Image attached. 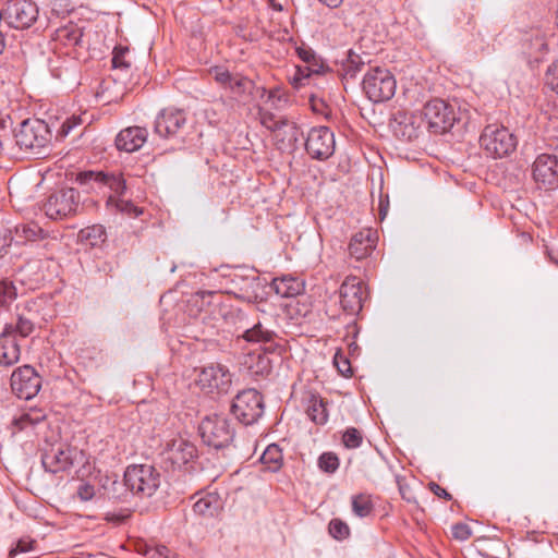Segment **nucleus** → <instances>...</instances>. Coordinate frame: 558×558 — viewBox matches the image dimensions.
Instances as JSON below:
<instances>
[{"mask_svg": "<svg viewBox=\"0 0 558 558\" xmlns=\"http://www.w3.org/2000/svg\"><path fill=\"white\" fill-rule=\"evenodd\" d=\"M351 506L353 513L359 518L369 517L374 512L372 497L367 494L352 496Z\"/></svg>", "mask_w": 558, "mask_h": 558, "instance_id": "32", "label": "nucleus"}, {"mask_svg": "<svg viewBox=\"0 0 558 558\" xmlns=\"http://www.w3.org/2000/svg\"><path fill=\"white\" fill-rule=\"evenodd\" d=\"M148 132L145 128L129 126L121 130L116 137L119 150L133 153L138 150L147 141Z\"/></svg>", "mask_w": 558, "mask_h": 558, "instance_id": "20", "label": "nucleus"}, {"mask_svg": "<svg viewBox=\"0 0 558 558\" xmlns=\"http://www.w3.org/2000/svg\"><path fill=\"white\" fill-rule=\"evenodd\" d=\"M82 37V28L74 23H69L54 31L51 44L57 59L50 60L49 66L56 78H66L70 74L77 72V61L83 48Z\"/></svg>", "mask_w": 558, "mask_h": 558, "instance_id": "1", "label": "nucleus"}, {"mask_svg": "<svg viewBox=\"0 0 558 558\" xmlns=\"http://www.w3.org/2000/svg\"><path fill=\"white\" fill-rule=\"evenodd\" d=\"M421 129V125L417 124V126L402 124V126H399L396 129V133L403 137L407 141H412L413 138H416L418 136V131Z\"/></svg>", "mask_w": 558, "mask_h": 558, "instance_id": "50", "label": "nucleus"}, {"mask_svg": "<svg viewBox=\"0 0 558 558\" xmlns=\"http://www.w3.org/2000/svg\"><path fill=\"white\" fill-rule=\"evenodd\" d=\"M44 236V230L36 222H27L14 227L13 239L16 243H24L26 241H36Z\"/></svg>", "mask_w": 558, "mask_h": 558, "instance_id": "30", "label": "nucleus"}, {"mask_svg": "<svg viewBox=\"0 0 558 558\" xmlns=\"http://www.w3.org/2000/svg\"><path fill=\"white\" fill-rule=\"evenodd\" d=\"M73 454L74 450L69 447H51L41 456V463L50 473L64 472L73 465Z\"/></svg>", "mask_w": 558, "mask_h": 558, "instance_id": "19", "label": "nucleus"}, {"mask_svg": "<svg viewBox=\"0 0 558 558\" xmlns=\"http://www.w3.org/2000/svg\"><path fill=\"white\" fill-rule=\"evenodd\" d=\"M46 418V412L39 408H29L23 410L19 416L14 417L13 425L17 430L34 427Z\"/></svg>", "mask_w": 558, "mask_h": 558, "instance_id": "28", "label": "nucleus"}, {"mask_svg": "<svg viewBox=\"0 0 558 558\" xmlns=\"http://www.w3.org/2000/svg\"><path fill=\"white\" fill-rule=\"evenodd\" d=\"M303 402L305 404V412L312 422L317 425L327 423V402L318 393L312 391L306 392Z\"/></svg>", "mask_w": 558, "mask_h": 558, "instance_id": "24", "label": "nucleus"}, {"mask_svg": "<svg viewBox=\"0 0 558 558\" xmlns=\"http://www.w3.org/2000/svg\"><path fill=\"white\" fill-rule=\"evenodd\" d=\"M363 435L355 427H349L344 430L342 435V442L348 449H355L362 445Z\"/></svg>", "mask_w": 558, "mask_h": 558, "instance_id": "39", "label": "nucleus"}, {"mask_svg": "<svg viewBox=\"0 0 558 558\" xmlns=\"http://www.w3.org/2000/svg\"><path fill=\"white\" fill-rule=\"evenodd\" d=\"M235 417L245 425L255 423L264 412L263 399L255 389L239 392L231 405Z\"/></svg>", "mask_w": 558, "mask_h": 558, "instance_id": "10", "label": "nucleus"}, {"mask_svg": "<svg viewBox=\"0 0 558 558\" xmlns=\"http://www.w3.org/2000/svg\"><path fill=\"white\" fill-rule=\"evenodd\" d=\"M80 235L86 240L92 246H96L106 240L105 228L100 225H94L81 230Z\"/></svg>", "mask_w": 558, "mask_h": 558, "instance_id": "36", "label": "nucleus"}, {"mask_svg": "<svg viewBox=\"0 0 558 558\" xmlns=\"http://www.w3.org/2000/svg\"><path fill=\"white\" fill-rule=\"evenodd\" d=\"M533 179L541 187L554 190L558 186V160L548 154L539 155L532 168Z\"/></svg>", "mask_w": 558, "mask_h": 558, "instance_id": "18", "label": "nucleus"}, {"mask_svg": "<svg viewBox=\"0 0 558 558\" xmlns=\"http://www.w3.org/2000/svg\"><path fill=\"white\" fill-rule=\"evenodd\" d=\"M336 141L331 130L327 126L311 129L305 142L307 154L317 160H326L335 153Z\"/></svg>", "mask_w": 558, "mask_h": 558, "instance_id": "12", "label": "nucleus"}, {"mask_svg": "<svg viewBox=\"0 0 558 558\" xmlns=\"http://www.w3.org/2000/svg\"><path fill=\"white\" fill-rule=\"evenodd\" d=\"M3 11V20L16 29L31 27L38 19L39 10L31 0H10Z\"/></svg>", "mask_w": 558, "mask_h": 558, "instance_id": "11", "label": "nucleus"}, {"mask_svg": "<svg viewBox=\"0 0 558 558\" xmlns=\"http://www.w3.org/2000/svg\"><path fill=\"white\" fill-rule=\"evenodd\" d=\"M545 83L551 90L558 93V60L548 66L545 74Z\"/></svg>", "mask_w": 558, "mask_h": 558, "instance_id": "45", "label": "nucleus"}, {"mask_svg": "<svg viewBox=\"0 0 558 558\" xmlns=\"http://www.w3.org/2000/svg\"><path fill=\"white\" fill-rule=\"evenodd\" d=\"M220 508V501L217 495L207 494L199 498L193 506L195 513L213 517Z\"/></svg>", "mask_w": 558, "mask_h": 558, "instance_id": "33", "label": "nucleus"}, {"mask_svg": "<svg viewBox=\"0 0 558 558\" xmlns=\"http://www.w3.org/2000/svg\"><path fill=\"white\" fill-rule=\"evenodd\" d=\"M280 149L291 148L299 141L301 135L299 126L287 117L272 133Z\"/></svg>", "mask_w": 558, "mask_h": 558, "instance_id": "25", "label": "nucleus"}, {"mask_svg": "<svg viewBox=\"0 0 558 558\" xmlns=\"http://www.w3.org/2000/svg\"><path fill=\"white\" fill-rule=\"evenodd\" d=\"M451 533L453 538L458 541H466L471 537L472 531L468 524L457 523L452 526Z\"/></svg>", "mask_w": 558, "mask_h": 558, "instance_id": "51", "label": "nucleus"}, {"mask_svg": "<svg viewBox=\"0 0 558 558\" xmlns=\"http://www.w3.org/2000/svg\"><path fill=\"white\" fill-rule=\"evenodd\" d=\"M41 387L40 376L31 365L16 368L11 375L12 391L20 398L28 400L35 397Z\"/></svg>", "mask_w": 558, "mask_h": 558, "instance_id": "14", "label": "nucleus"}, {"mask_svg": "<svg viewBox=\"0 0 558 558\" xmlns=\"http://www.w3.org/2000/svg\"><path fill=\"white\" fill-rule=\"evenodd\" d=\"M12 133V121L9 116H0V155L3 153L10 154L11 151V138Z\"/></svg>", "mask_w": 558, "mask_h": 558, "instance_id": "35", "label": "nucleus"}, {"mask_svg": "<svg viewBox=\"0 0 558 558\" xmlns=\"http://www.w3.org/2000/svg\"><path fill=\"white\" fill-rule=\"evenodd\" d=\"M16 298V289L12 282L0 281V306H5Z\"/></svg>", "mask_w": 558, "mask_h": 558, "instance_id": "43", "label": "nucleus"}, {"mask_svg": "<svg viewBox=\"0 0 558 558\" xmlns=\"http://www.w3.org/2000/svg\"><path fill=\"white\" fill-rule=\"evenodd\" d=\"M186 124V114L181 109L166 108L155 119L154 131L162 138L179 137Z\"/></svg>", "mask_w": 558, "mask_h": 558, "instance_id": "15", "label": "nucleus"}, {"mask_svg": "<svg viewBox=\"0 0 558 558\" xmlns=\"http://www.w3.org/2000/svg\"><path fill=\"white\" fill-rule=\"evenodd\" d=\"M203 441L215 449H221L231 444L234 429L225 416L214 415L205 417L199 425Z\"/></svg>", "mask_w": 558, "mask_h": 558, "instance_id": "7", "label": "nucleus"}, {"mask_svg": "<svg viewBox=\"0 0 558 558\" xmlns=\"http://www.w3.org/2000/svg\"><path fill=\"white\" fill-rule=\"evenodd\" d=\"M11 327H5L0 335V365L9 367L17 363L21 355L20 344Z\"/></svg>", "mask_w": 558, "mask_h": 558, "instance_id": "22", "label": "nucleus"}, {"mask_svg": "<svg viewBox=\"0 0 558 558\" xmlns=\"http://www.w3.org/2000/svg\"><path fill=\"white\" fill-rule=\"evenodd\" d=\"M333 364L342 376L350 377L352 375L350 361L343 354L336 353Z\"/></svg>", "mask_w": 558, "mask_h": 558, "instance_id": "47", "label": "nucleus"}, {"mask_svg": "<svg viewBox=\"0 0 558 558\" xmlns=\"http://www.w3.org/2000/svg\"><path fill=\"white\" fill-rule=\"evenodd\" d=\"M129 49L126 47H116L112 52V66L114 69H129L131 63L126 60V53Z\"/></svg>", "mask_w": 558, "mask_h": 558, "instance_id": "44", "label": "nucleus"}, {"mask_svg": "<svg viewBox=\"0 0 558 558\" xmlns=\"http://www.w3.org/2000/svg\"><path fill=\"white\" fill-rule=\"evenodd\" d=\"M311 105H312V109L317 112V113H322V114H325V102L323 100H317L315 98H311Z\"/></svg>", "mask_w": 558, "mask_h": 558, "instance_id": "57", "label": "nucleus"}, {"mask_svg": "<svg viewBox=\"0 0 558 558\" xmlns=\"http://www.w3.org/2000/svg\"><path fill=\"white\" fill-rule=\"evenodd\" d=\"M243 338L248 342H274L277 338L275 330L270 329L266 324L258 322L252 328L244 331Z\"/></svg>", "mask_w": 558, "mask_h": 558, "instance_id": "29", "label": "nucleus"}, {"mask_svg": "<svg viewBox=\"0 0 558 558\" xmlns=\"http://www.w3.org/2000/svg\"><path fill=\"white\" fill-rule=\"evenodd\" d=\"M112 201H113V197H112V196H110V197L108 198V203H111Z\"/></svg>", "mask_w": 558, "mask_h": 558, "instance_id": "62", "label": "nucleus"}, {"mask_svg": "<svg viewBox=\"0 0 558 558\" xmlns=\"http://www.w3.org/2000/svg\"><path fill=\"white\" fill-rule=\"evenodd\" d=\"M80 178L84 182L93 181L108 186L118 196L124 195L126 191V182L122 173L86 171L81 173Z\"/></svg>", "mask_w": 558, "mask_h": 558, "instance_id": "21", "label": "nucleus"}, {"mask_svg": "<svg viewBox=\"0 0 558 558\" xmlns=\"http://www.w3.org/2000/svg\"><path fill=\"white\" fill-rule=\"evenodd\" d=\"M123 482L133 495L150 497L160 485V473L153 465L134 464L126 468Z\"/></svg>", "mask_w": 558, "mask_h": 558, "instance_id": "3", "label": "nucleus"}, {"mask_svg": "<svg viewBox=\"0 0 558 558\" xmlns=\"http://www.w3.org/2000/svg\"><path fill=\"white\" fill-rule=\"evenodd\" d=\"M246 295L245 298L250 302H255L259 298L258 291L263 289L264 284L262 283L258 276L253 275L251 278H246Z\"/></svg>", "mask_w": 558, "mask_h": 558, "instance_id": "42", "label": "nucleus"}, {"mask_svg": "<svg viewBox=\"0 0 558 558\" xmlns=\"http://www.w3.org/2000/svg\"><path fill=\"white\" fill-rule=\"evenodd\" d=\"M318 466L326 473H333L339 468V459L332 452H324L318 458Z\"/></svg>", "mask_w": 558, "mask_h": 558, "instance_id": "41", "label": "nucleus"}, {"mask_svg": "<svg viewBox=\"0 0 558 558\" xmlns=\"http://www.w3.org/2000/svg\"><path fill=\"white\" fill-rule=\"evenodd\" d=\"M296 53L305 65H311V68H308L310 71H325L326 66L323 60L317 57L311 47L305 45L296 47Z\"/></svg>", "mask_w": 558, "mask_h": 558, "instance_id": "34", "label": "nucleus"}, {"mask_svg": "<svg viewBox=\"0 0 558 558\" xmlns=\"http://www.w3.org/2000/svg\"><path fill=\"white\" fill-rule=\"evenodd\" d=\"M363 90L373 102L389 100L396 93V80L391 72L381 66H375L364 76Z\"/></svg>", "mask_w": 558, "mask_h": 558, "instance_id": "4", "label": "nucleus"}, {"mask_svg": "<svg viewBox=\"0 0 558 558\" xmlns=\"http://www.w3.org/2000/svg\"><path fill=\"white\" fill-rule=\"evenodd\" d=\"M426 128L436 134L449 131L454 123L452 108L442 99H433L425 104L422 110Z\"/></svg>", "mask_w": 558, "mask_h": 558, "instance_id": "9", "label": "nucleus"}, {"mask_svg": "<svg viewBox=\"0 0 558 558\" xmlns=\"http://www.w3.org/2000/svg\"><path fill=\"white\" fill-rule=\"evenodd\" d=\"M342 311L349 316L357 315L363 308V282L355 276H348L339 289Z\"/></svg>", "mask_w": 558, "mask_h": 558, "instance_id": "16", "label": "nucleus"}, {"mask_svg": "<svg viewBox=\"0 0 558 558\" xmlns=\"http://www.w3.org/2000/svg\"><path fill=\"white\" fill-rule=\"evenodd\" d=\"M319 1L329 8H338L343 2V0H319Z\"/></svg>", "mask_w": 558, "mask_h": 558, "instance_id": "58", "label": "nucleus"}, {"mask_svg": "<svg viewBox=\"0 0 558 558\" xmlns=\"http://www.w3.org/2000/svg\"><path fill=\"white\" fill-rule=\"evenodd\" d=\"M483 149L494 158L509 156L517 148L515 136L505 126L487 125L480 138Z\"/></svg>", "mask_w": 558, "mask_h": 558, "instance_id": "5", "label": "nucleus"}, {"mask_svg": "<svg viewBox=\"0 0 558 558\" xmlns=\"http://www.w3.org/2000/svg\"><path fill=\"white\" fill-rule=\"evenodd\" d=\"M260 459L264 464H269V468L277 470L282 462V452L277 445H270L264 451Z\"/></svg>", "mask_w": 558, "mask_h": 558, "instance_id": "37", "label": "nucleus"}, {"mask_svg": "<svg viewBox=\"0 0 558 558\" xmlns=\"http://www.w3.org/2000/svg\"><path fill=\"white\" fill-rule=\"evenodd\" d=\"M169 548L159 545V546H144L142 554L146 558H168L169 557Z\"/></svg>", "mask_w": 558, "mask_h": 558, "instance_id": "46", "label": "nucleus"}, {"mask_svg": "<svg viewBox=\"0 0 558 558\" xmlns=\"http://www.w3.org/2000/svg\"><path fill=\"white\" fill-rule=\"evenodd\" d=\"M429 489L430 492L436 495L439 498H442L445 500H451L452 496L450 493H448L444 487L438 485L437 483H429Z\"/></svg>", "mask_w": 558, "mask_h": 558, "instance_id": "55", "label": "nucleus"}, {"mask_svg": "<svg viewBox=\"0 0 558 558\" xmlns=\"http://www.w3.org/2000/svg\"><path fill=\"white\" fill-rule=\"evenodd\" d=\"M329 534L338 539L342 541L350 535V529L348 524L340 519H332L328 525Z\"/></svg>", "mask_w": 558, "mask_h": 558, "instance_id": "40", "label": "nucleus"}, {"mask_svg": "<svg viewBox=\"0 0 558 558\" xmlns=\"http://www.w3.org/2000/svg\"><path fill=\"white\" fill-rule=\"evenodd\" d=\"M80 123L81 119L77 117L73 116L72 118L66 119L60 128L61 135L66 136Z\"/></svg>", "mask_w": 558, "mask_h": 558, "instance_id": "54", "label": "nucleus"}, {"mask_svg": "<svg viewBox=\"0 0 558 558\" xmlns=\"http://www.w3.org/2000/svg\"><path fill=\"white\" fill-rule=\"evenodd\" d=\"M365 61L362 57L352 50L348 52L345 61L342 63L340 74L344 80H353L362 71Z\"/></svg>", "mask_w": 558, "mask_h": 558, "instance_id": "31", "label": "nucleus"}, {"mask_svg": "<svg viewBox=\"0 0 558 558\" xmlns=\"http://www.w3.org/2000/svg\"><path fill=\"white\" fill-rule=\"evenodd\" d=\"M231 377L226 366L210 364L199 371L196 383L206 392L227 393L231 386Z\"/></svg>", "mask_w": 558, "mask_h": 558, "instance_id": "13", "label": "nucleus"}, {"mask_svg": "<svg viewBox=\"0 0 558 558\" xmlns=\"http://www.w3.org/2000/svg\"><path fill=\"white\" fill-rule=\"evenodd\" d=\"M117 207L121 210V211H125L128 214H134L135 216H138L142 214V210L138 209L136 206H134L132 203L130 202H124V201H118L117 202Z\"/></svg>", "mask_w": 558, "mask_h": 558, "instance_id": "56", "label": "nucleus"}, {"mask_svg": "<svg viewBox=\"0 0 558 558\" xmlns=\"http://www.w3.org/2000/svg\"><path fill=\"white\" fill-rule=\"evenodd\" d=\"M271 288L281 298H293L303 292L304 283L299 278L283 276L275 278L271 282Z\"/></svg>", "mask_w": 558, "mask_h": 558, "instance_id": "26", "label": "nucleus"}, {"mask_svg": "<svg viewBox=\"0 0 558 558\" xmlns=\"http://www.w3.org/2000/svg\"><path fill=\"white\" fill-rule=\"evenodd\" d=\"M275 97H276V93H275V92H270V93H269V96H268V99H269V100H274V99H275Z\"/></svg>", "mask_w": 558, "mask_h": 558, "instance_id": "61", "label": "nucleus"}, {"mask_svg": "<svg viewBox=\"0 0 558 558\" xmlns=\"http://www.w3.org/2000/svg\"><path fill=\"white\" fill-rule=\"evenodd\" d=\"M4 46H5L4 36H3L2 32L0 31V53L3 51Z\"/></svg>", "mask_w": 558, "mask_h": 558, "instance_id": "60", "label": "nucleus"}, {"mask_svg": "<svg viewBox=\"0 0 558 558\" xmlns=\"http://www.w3.org/2000/svg\"><path fill=\"white\" fill-rule=\"evenodd\" d=\"M77 497L82 500V501H89L93 499V497L95 496L96 494V489L93 485H90L89 483H82L80 484V486L77 487Z\"/></svg>", "mask_w": 558, "mask_h": 558, "instance_id": "52", "label": "nucleus"}, {"mask_svg": "<svg viewBox=\"0 0 558 558\" xmlns=\"http://www.w3.org/2000/svg\"><path fill=\"white\" fill-rule=\"evenodd\" d=\"M398 122V126H402V124L409 123V125L417 126L420 124L422 126V123H425V120L422 116V112L420 114L416 113H404L400 114L398 119H396Z\"/></svg>", "mask_w": 558, "mask_h": 558, "instance_id": "49", "label": "nucleus"}, {"mask_svg": "<svg viewBox=\"0 0 558 558\" xmlns=\"http://www.w3.org/2000/svg\"><path fill=\"white\" fill-rule=\"evenodd\" d=\"M35 543H36L35 541H33L28 537L19 539L15 547H13L10 550L9 557L15 558L20 553H27V551L33 550Z\"/></svg>", "mask_w": 558, "mask_h": 558, "instance_id": "48", "label": "nucleus"}, {"mask_svg": "<svg viewBox=\"0 0 558 558\" xmlns=\"http://www.w3.org/2000/svg\"><path fill=\"white\" fill-rule=\"evenodd\" d=\"M37 313L32 311L28 304L24 307L23 312H21L17 315V322L16 325L13 327L9 325L8 327H11L10 330L13 331V335L15 336V332L20 333L22 337H28L35 329Z\"/></svg>", "mask_w": 558, "mask_h": 558, "instance_id": "27", "label": "nucleus"}, {"mask_svg": "<svg viewBox=\"0 0 558 558\" xmlns=\"http://www.w3.org/2000/svg\"><path fill=\"white\" fill-rule=\"evenodd\" d=\"M267 1H268L269 5H270L275 11H278V12L282 11V5H281L279 2H277L276 0H267Z\"/></svg>", "mask_w": 558, "mask_h": 558, "instance_id": "59", "label": "nucleus"}, {"mask_svg": "<svg viewBox=\"0 0 558 558\" xmlns=\"http://www.w3.org/2000/svg\"><path fill=\"white\" fill-rule=\"evenodd\" d=\"M260 124L274 133L280 123L284 120V116L276 114L265 109L258 110Z\"/></svg>", "mask_w": 558, "mask_h": 558, "instance_id": "38", "label": "nucleus"}, {"mask_svg": "<svg viewBox=\"0 0 558 558\" xmlns=\"http://www.w3.org/2000/svg\"><path fill=\"white\" fill-rule=\"evenodd\" d=\"M311 65H299L296 66V73H295V76H294V81L295 82H299V81H302L303 78H307L310 77L311 75L313 74H322L324 73V71H310Z\"/></svg>", "mask_w": 558, "mask_h": 558, "instance_id": "53", "label": "nucleus"}, {"mask_svg": "<svg viewBox=\"0 0 558 558\" xmlns=\"http://www.w3.org/2000/svg\"><path fill=\"white\" fill-rule=\"evenodd\" d=\"M14 138L15 145L20 150L40 158L47 151L51 141V133L45 121L27 119L20 124Z\"/></svg>", "mask_w": 558, "mask_h": 558, "instance_id": "2", "label": "nucleus"}, {"mask_svg": "<svg viewBox=\"0 0 558 558\" xmlns=\"http://www.w3.org/2000/svg\"><path fill=\"white\" fill-rule=\"evenodd\" d=\"M80 207V192L75 189H61L51 193L43 205L50 219H64L76 214Z\"/></svg>", "mask_w": 558, "mask_h": 558, "instance_id": "8", "label": "nucleus"}, {"mask_svg": "<svg viewBox=\"0 0 558 558\" xmlns=\"http://www.w3.org/2000/svg\"><path fill=\"white\" fill-rule=\"evenodd\" d=\"M197 456L195 444L181 436L169 440L161 453L162 464L167 470L172 471L187 469Z\"/></svg>", "mask_w": 558, "mask_h": 558, "instance_id": "6", "label": "nucleus"}, {"mask_svg": "<svg viewBox=\"0 0 558 558\" xmlns=\"http://www.w3.org/2000/svg\"><path fill=\"white\" fill-rule=\"evenodd\" d=\"M210 75L225 89H229L235 97L252 94L254 82L239 73H231L222 66L210 69Z\"/></svg>", "mask_w": 558, "mask_h": 558, "instance_id": "17", "label": "nucleus"}, {"mask_svg": "<svg viewBox=\"0 0 558 558\" xmlns=\"http://www.w3.org/2000/svg\"><path fill=\"white\" fill-rule=\"evenodd\" d=\"M375 233L371 229L355 233L349 243V254L356 260L367 257L375 248Z\"/></svg>", "mask_w": 558, "mask_h": 558, "instance_id": "23", "label": "nucleus"}]
</instances>
